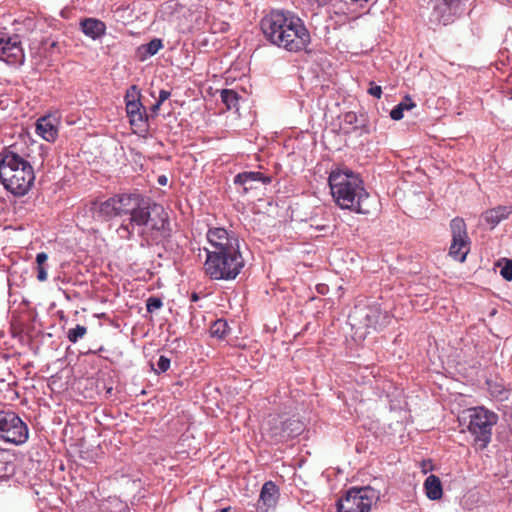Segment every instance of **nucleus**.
Returning <instances> with one entry per match:
<instances>
[{"label": "nucleus", "mask_w": 512, "mask_h": 512, "mask_svg": "<svg viewBox=\"0 0 512 512\" xmlns=\"http://www.w3.org/2000/svg\"><path fill=\"white\" fill-rule=\"evenodd\" d=\"M120 213L124 218L118 232L125 233L121 237L132 239L136 228H141L139 235L145 234L149 228V237L156 245L166 250H173L172 228L170 218L164 207L150 196L138 189L120 192Z\"/></svg>", "instance_id": "f257e3e1"}, {"label": "nucleus", "mask_w": 512, "mask_h": 512, "mask_svg": "<svg viewBox=\"0 0 512 512\" xmlns=\"http://www.w3.org/2000/svg\"><path fill=\"white\" fill-rule=\"evenodd\" d=\"M207 241L211 249L205 248L204 272L211 280H234L245 267L240 251V240L233 231L222 227L209 228Z\"/></svg>", "instance_id": "f03ea898"}, {"label": "nucleus", "mask_w": 512, "mask_h": 512, "mask_svg": "<svg viewBox=\"0 0 512 512\" xmlns=\"http://www.w3.org/2000/svg\"><path fill=\"white\" fill-rule=\"evenodd\" d=\"M335 203L342 209L369 214L371 199L360 175L346 166L336 167L328 177Z\"/></svg>", "instance_id": "7ed1b4c3"}, {"label": "nucleus", "mask_w": 512, "mask_h": 512, "mask_svg": "<svg viewBox=\"0 0 512 512\" xmlns=\"http://www.w3.org/2000/svg\"><path fill=\"white\" fill-rule=\"evenodd\" d=\"M468 418L467 430L473 437V446L482 451L491 442L492 429L499 416L484 406H476L468 409Z\"/></svg>", "instance_id": "20e7f679"}, {"label": "nucleus", "mask_w": 512, "mask_h": 512, "mask_svg": "<svg viewBox=\"0 0 512 512\" xmlns=\"http://www.w3.org/2000/svg\"><path fill=\"white\" fill-rule=\"evenodd\" d=\"M380 491L367 485L350 487L336 501L337 512H370L373 504L380 499Z\"/></svg>", "instance_id": "39448f33"}, {"label": "nucleus", "mask_w": 512, "mask_h": 512, "mask_svg": "<svg viewBox=\"0 0 512 512\" xmlns=\"http://www.w3.org/2000/svg\"><path fill=\"white\" fill-rule=\"evenodd\" d=\"M0 438L14 445L24 444L29 438L28 426L14 411L1 410Z\"/></svg>", "instance_id": "423d86ee"}, {"label": "nucleus", "mask_w": 512, "mask_h": 512, "mask_svg": "<svg viewBox=\"0 0 512 512\" xmlns=\"http://www.w3.org/2000/svg\"><path fill=\"white\" fill-rule=\"evenodd\" d=\"M311 43L309 30L299 17L293 15L289 17L288 26L285 30V37L279 48H283L289 52H308L307 47Z\"/></svg>", "instance_id": "0eeeda50"}, {"label": "nucleus", "mask_w": 512, "mask_h": 512, "mask_svg": "<svg viewBox=\"0 0 512 512\" xmlns=\"http://www.w3.org/2000/svg\"><path fill=\"white\" fill-rule=\"evenodd\" d=\"M293 14L290 12H283L279 10H272L266 14L259 22L260 30L264 38L272 45L278 47L281 45L285 37V30L288 26L289 17Z\"/></svg>", "instance_id": "6e6552de"}, {"label": "nucleus", "mask_w": 512, "mask_h": 512, "mask_svg": "<svg viewBox=\"0 0 512 512\" xmlns=\"http://www.w3.org/2000/svg\"><path fill=\"white\" fill-rule=\"evenodd\" d=\"M35 181V172L31 164H24L18 170L0 178L3 187L15 197H23L31 190Z\"/></svg>", "instance_id": "1a4fd4ad"}, {"label": "nucleus", "mask_w": 512, "mask_h": 512, "mask_svg": "<svg viewBox=\"0 0 512 512\" xmlns=\"http://www.w3.org/2000/svg\"><path fill=\"white\" fill-rule=\"evenodd\" d=\"M140 97L141 91L138 86H130L124 97L126 113L131 126L136 127L142 133H147L149 131L147 110Z\"/></svg>", "instance_id": "9d476101"}, {"label": "nucleus", "mask_w": 512, "mask_h": 512, "mask_svg": "<svg viewBox=\"0 0 512 512\" xmlns=\"http://www.w3.org/2000/svg\"><path fill=\"white\" fill-rule=\"evenodd\" d=\"M451 245L449 255L458 262H465L470 251L471 240L467 233V225L463 218L455 217L450 221Z\"/></svg>", "instance_id": "9b49d317"}, {"label": "nucleus", "mask_w": 512, "mask_h": 512, "mask_svg": "<svg viewBox=\"0 0 512 512\" xmlns=\"http://www.w3.org/2000/svg\"><path fill=\"white\" fill-rule=\"evenodd\" d=\"M305 425L295 418H288L284 421L274 418L269 422L267 431L268 437L275 444L284 443L302 434Z\"/></svg>", "instance_id": "f8f14e48"}, {"label": "nucleus", "mask_w": 512, "mask_h": 512, "mask_svg": "<svg viewBox=\"0 0 512 512\" xmlns=\"http://www.w3.org/2000/svg\"><path fill=\"white\" fill-rule=\"evenodd\" d=\"M120 192L113 194L104 201L95 199L88 206V213L94 221L108 222L116 217H121L120 213Z\"/></svg>", "instance_id": "ddd939ff"}, {"label": "nucleus", "mask_w": 512, "mask_h": 512, "mask_svg": "<svg viewBox=\"0 0 512 512\" xmlns=\"http://www.w3.org/2000/svg\"><path fill=\"white\" fill-rule=\"evenodd\" d=\"M0 60L9 65H22L25 54L18 34H0Z\"/></svg>", "instance_id": "4468645a"}, {"label": "nucleus", "mask_w": 512, "mask_h": 512, "mask_svg": "<svg viewBox=\"0 0 512 512\" xmlns=\"http://www.w3.org/2000/svg\"><path fill=\"white\" fill-rule=\"evenodd\" d=\"M30 164L16 151V145L5 146L0 151V178L11 174L13 171Z\"/></svg>", "instance_id": "2eb2a0df"}, {"label": "nucleus", "mask_w": 512, "mask_h": 512, "mask_svg": "<svg viewBox=\"0 0 512 512\" xmlns=\"http://www.w3.org/2000/svg\"><path fill=\"white\" fill-rule=\"evenodd\" d=\"M272 177L258 171H244L234 177V184L243 187V192L258 189L259 185L269 184Z\"/></svg>", "instance_id": "dca6fc26"}, {"label": "nucleus", "mask_w": 512, "mask_h": 512, "mask_svg": "<svg viewBox=\"0 0 512 512\" xmlns=\"http://www.w3.org/2000/svg\"><path fill=\"white\" fill-rule=\"evenodd\" d=\"M280 497L279 487L273 481H267L263 484L257 509L260 512H268L269 509L275 508Z\"/></svg>", "instance_id": "f3484780"}, {"label": "nucleus", "mask_w": 512, "mask_h": 512, "mask_svg": "<svg viewBox=\"0 0 512 512\" xmlns=\"http://www.w3.org/2000/svg\"><path fill=\"white\" fill-rule=\"evenodd\" d=\"M365 315L367 316L366 323H368V329H378L384 327L390 323L389 313L381 309V305L374 303L372 305H366Z\"/></svg>", "instance_id": "a211bd4d"}, {"label": "nucleus", "mask_w": 512, "mask_h": 512, "mask_svg": "<svg viewBox=\"0 0 512 512\" xmlns=\"http://www.w3.org/2000/svg\"><path fill=\"white\" fill-rule=\"evenodd\" d=\"M80 30L89 38L100 39L106 33V24L97 18H84L79 23Z\"/></svg>", "instance_id": "6ab92c4d"}, {"label": "nucleus", "mask_w": 512, "mask_h": 512, "mask_svg": "<svg viewBox=\"0 0 512 512\" xmlns=\"http://www.w3.org/2000/svg\"><path fill=\"white\" fill-rule=\"evenodd\" d=\"M512 214V205L511 206H503L499 205L497 207L486 210L482 214V218L490 225V228H495L501 221L507 219L509 215Z\"/></svg>", "instance_id": "aec40b11"}, {"label": "nucleus", "mask_w": 512, "mask_h": 512, "mask_svg": "<svg viewBox=\"0 0 512 512\" xmlns=\"http://www.w3.org/2000/svg\"><path fill=\"white\" fill-rule=\"evenodd\" d=\"M36 132L47 142H54L58 137L57 127L49 120L48 117H41L36 123Z\"/></svg>", "instance_id": "412c9836"}, {"label": "nucleus", "mask_w": 512, "mask_h": 512, "mask_svg": "<svg viewBox=\"0 0 512 512\" xmlns=\"http://www.w3.org/2000/svg\"><path fill=\"white\" fill-rule=\"evenodd\" d=\"M424 490L429 500H440L443 496V486L440 478L434 474L429 475L424 481Z\"/></svg>", "instance_id": "4be33fe9"}, {"label": "nucleus", "mask_w": 512, "mask_h": 512, "mask_svg": "<svg viewBox=\"0 0 512 512\" xmlns=\"http://www.w3.org/2000/svg\"><path fill=\"white\" fill-rule=\"evenodd\" d=\"M365 307L356 305L350 311L348 315V322L352 328L355 329H368V323H366L367 316L364 313Z\"/></svg>", "instance_id": "5701e85b"}, {"label": "nucleus", "mask_w": 512, "mask_h": 512, "mask_svg": "<svg viewBox=\"0 0 512 512\" xmlns=\"http://www.w3.org/2000/svg\"><path fill=\"white\" fill-rule=\"evenodd\" d=\"M164 47L163 41L160 38H153L146 44L138 47V54L140 60L144 61L148 57L156 55Z\"/></svg>", "instance_id": "b1692460"}, {"label": "nucleus", "mask_w": 512, "mask_h": 512, "mask_svg": "<svg viewBox=\"0 0 512 512\" xmlns=\"http://www.w3.org/2000/svg\"><path fill=\"white\" fill-rule=\"evenodd\" d=\"M416 106L410 95L404 96V98L390 111L391 119L399 121L404 116V111L411 110Z\"/></svg>", "instance_id": "393cba45"}, {"label": "nucleus", "mask_w": 512, "mask_h": 512, "mask_svg": "<svg viewBox=\"0 0 512 512\" xmlns=\"http://www.w3.org/2000/svg\"><path fill=\"white\" fill-rule=\"evenodd\" d=\"M231 331V328L228 324V322L225 319H217L214 322H212L209 332L210 335L214 338H217L219 340L225 339Z\"/></svg>", "instance_id": "a878e982"}, {"label": "nucleus", "mask_w": 512, "mask_h": 512, "mask_svg": "<svg viewBox=\"0 0 512 512\" xmlns=\"http://www.w3.org/2000/svg\"><path fill=\"white\" fill-rule=\"evenodd\" d=\"M363 116L361 114L359 117L355 112L349 111L343 115V122L347 125H353L354 130L361 129L364 133H369V127Z\"/></svg>", "instance_id": "bb28decb"}, {"label": "nucleus", "mask_w": 512, "mask_h": 512, "mask_svg": "<svg viewBox=\"0 0 512 512\" xmlns=\"http://www.w3.org/2000/svg\"><path fill=\"white\" fill-rule=\"evenodd\" d=\"M221 100L226 105L227 109L231 110L238 107V102L241 96L233 89H222Z\"/></svg>", "instance_id": "cd10ccee"}, {"label": "nucleus", "mask_w": 512, "mask_h": 512, "mask_svg": "<svg viewBox=\"0 0 512 512\" xmlns=\"http://www.w3.org/2000/svg\"><path fill=\"white\" fill-rule=\"evenodd\" d=\"M96 389L98 393L104 392V397L109 399L113 394V381L111 377L104 378L100 377L96 381Z\"/></svg>", "instance_id": "c85d7f7f"}, {"label": "nucleus", "mask_w": 512, "mask_h": 512, "mask_svg": "<svg viewBox=\"0 0 512 512\" xmlns=\"http://www.w3.org/2000/svg\"><path fill=\"white\" fill-rule=\"evenodd\" d=\"M48 260V255L45 252H40L36 255V264H37V279L40 282L47 280V270H46V262Z\"/></svg>", "instance_id": "c756f323"}, {"label": "nucleus", "mask_w": 512, "mask_h": 512, "mask_svg": "<svg viewBox=\"0 0 512 512\" xmlns=\"http://www.w3.org/2000/svg\"><path fill=\"white\" fill-rule=\"evenodd\" d=\"M496 266L500 267V275L506 281H512V259L501 258L496 262Z\"/></svg>", "instance_id": "7c9ffc66"}, {"label": "nucleus", "mask_w": 512, "mask_h": 512, "mask_svg": "<svg viewBox=\"0 0 512 512\" xmlns=\"http://www.w3.org/2000/svg\"><path fill=\"white\" fill-rule=\"evenodd\" d=\"M40 47L46 53L50 54V56H52L55 53L61 54L59 42L57 40H52L50 37L42 39L40 42Z\"/></svg>", "instance_id": "2f4dec72"}, {"label": "nucleus", "mask_w": 512, "mask_h": 512, "mask_svg": "<svg viewBox=\"0 0 512 512\" xmlns=\"http://www.w3.org/2000/svg\"><path fill=\"white\" fill-rule=\"evenodd\" d=\"M87 333V328L83 325H76V327L71 328L67 332V338L71 343H76L79 339L84 337Z\"/></svg>", "instance_id": "473e14b6"}, {"label": "nucleus", "mask_w": 512, "mask_h": 512, "mask_svg": "<svg viewBox=\"0 0 512 512\" xmlns=\"http://www.w3.org/2000/svg\"><path fill=\"white\" fill-rule=\"evenodd\" d=\"M151 364V367L152 369L154 370V372L157 374V375H160L162 373H165L166 371H168V369L170 368V364H171V359L165 355H160L156 365H157V368H154V364L153 363H150Z\"/></svg>", "instance_id": "72a5a7b5"}, {"label": "nucleus", "mask_w": 512, "mask_h": 512, "mask_svg": "<svg viewBox=\"0 0 512 512\" xmlns=\"http://www.w3.org/2000/svg\"><path fill=\"white\" fill-rule=\"evenodd\" d=\"M461 0H443V5L449 10V15H460L463 12L460 4Z\"/></svg>", "instance_id": "f704fd0d"}, {"label": "nucleus", "mask_w": 512, "mask_h": 512, "mask_svg": "<svg viewBox=\"0 0 512 512\" xmlns=\"http://www.w3.org/2000/svg\"><path fill=\"white\" fill-rule=\"evenodd\" d=\"M163 306V301L160 297L151 296L146 300V310L149 313H153L159 310Z\"/></svg>", "instance_id": "c9c22d12"}, {"label": "nucleus", "mask_w": 512, "mask_h": 512, "mask_svg": "<svg viewBox=\"0 0 512 512\" xmlns=\"http://www.w3.org/2000/svg\"><path fill=\"white\" fill-rule=\"evenodd\" d=\"M0 456L2 454L0 453ZM14 471V464L11 461H3L0 459V477H6Z\"/></svg>", "instance_id": "e433bc0d"}, {"label": "nucleus", "mask_w": 512, "mask_h": 512, "mask_svg": "<svg viewBox=\"0 0 512 512\" xmlns=\"http://www.w3.org/2000/svg\"><path fill=\"white\" fill-rule=\"evenodd\" d=\"M0 382L6 383L10 389L18 386L17 377L10 370L7 371L6 377L0 379Z\"/></svg>", "instance_id": "4c0bfd02"}, {"label": "nucleus", "mask_w": 512, "mask_h": 512, "mask_svg": "<svg viewBox=\"0 0 512 512\" xmlns=\"http://www.w3.org/2000/svg\"><path fill=\"white\" fill-rule=\"evenodd\" d=\"M367 92L369 95L377 99H380L383 93L381 86L376 85L374 82H370V87L368 88Z\"/></svg>", "instance_id": "58836bf2"}, {"label": "nucleus", "mask_w": 512, "mask_h": 512, "mask_svg": "<svg viewBox=\"0 0 512 512\" xmlns=\"http://www.w3.org/2000/svg\"><path fill=\"white\" fill-rule=\"evenodd\" d=\"M162 104H159L158 102H155L149 109V112H147L148 116V122L150 120H155L158 117L159 110Z\"/></svg>", "instance_id": "ea45409f"}, {"label": "nucleus", "mask_w": 512, "mask_h": 512, "mask_svg": "<svg viewBox=\"0 0 512 512\" xmlns=\"http://www.w3.org/2000/svg\"><path fill=\"white\" fill-rule=\"evenodd\" d=\"M170 96H171L170 91L162 89L159 92V97L156 102H158L159 104H163L167 99L170 98Z\"/></svg>", "instance_id": "a19ab883"}, {"label": "nucleus", "mask_w": 512, "mask_h": 512, "mask_svg": "<svg viewBox=\"0 0 512 512\" xmlns=\"http://www.w3.org/2000/svg\"><path fill=\"white\" fill-rule=\"evenodd\" d=\"M115 504L118 507V512H129V508L126 503L115 500Z\"/></svg>", "instance_id": "79ce46f5"}, {"label": "nucleus", "mask_w": 512, "mask_h": 512, "mask_svg": "<svg viewBox=\"0 0 512 512\" xmlns=\"http://www.w3.org/2000/svg\"><path fill=\"white\" fill-rule=\"evenodd\" d=\"M316 288H317V291L323 295L326 294L328 291V286L325 284H318Z\"/></svg>", "instance_id": "37998d69"}, {"label": "nucleus", "mask_w": 512, "mask_h": 512, "mask_svg": "<svg viewBox=\"0 0 512 512\" xmlns=\"http://www.w3.org/2000/svg\"><path fill=\"white\" fill-rule=\"evenodd\" d=\"M157 182H158L159 185L165 186L167 184V182H168V179H167V177L165 175H160L158 177V179H157Z\"/></svg>", "instance_id": "c03bdc74"}, {"label": "nucleus", "mask_w": 512, "mask_h": 512, "mask_svg": "<svg viewBox=\"0 0 512 512\" xmlns=\"http://www.w3.org/2000/svg\"><path fill=\"white\" fill-rule=\"evenodd\" d=\"M200 300V295L196 292H192L190 295V301L191 302H197Z\"/></svg>", "instance_id": "a18cd8bd"}, {"label": "nucleus", "mask_w": 512, "mask_h": 512, "mask_svg": "<svg viewBox=\"0 0 512 512\" xmlns=\"http://www.w3.org/2000/svg\"><path fill=\"white\" fill-rule=\"evenodd\" d=\"M428 463H429V468H427L426 461H423V472L424 473H427L428 471L433 469V466H432L430 460L428 461Z\"/></svg>", "instance_id": "49530a36"}, {"label": "nucleus", "mask_w": 512, "mask_h": 512, "mask_svg": "<svg viewBox=\"0 0 512 512\" xmlns=\"http://www.w3.org/2000/svg\"><path fill=\"white\" fill-rule=\"evenodd\" d=\"M219 512H236V511L231 506H228V507H225L223 509H220Z\"/></svg>", "instance_id": "de8ad7c7"}, {"label": "nucleus", "mask_w": 512, "mask_h": 512, "mask_svg": "<svg viewBox=\"0 0 512 512\" xmlns=\"http://www.w3.org/2000/svg\"><path fill=\"white\" fill-rule=\"evenodd\" d=\"M319 5L325 6L329 4L332 0H315Z\"/></svg>", "instance_id": "09e8293b"}, {"label": "nucleus", "mask_w": 512, "mask_h": 512, "mask_svg": "<svg viewBox=\"0 0 512 512\" xmlns=\"http://www.w3.org/2000/svg\"><path fill=\"white\" fill-rule=\"evenodd\" d=\"M503 391V388L502 389H499V387H496V389L494 390V393H498V394H501Z\"/></svg>", "instance_id": "8fccbe9b"}, {"label": "nucleus", "mask_w": 512, "mask_h": 512, "mask_svg": "<svg viewBox=\"0 0 512 512\" xmlns=\"http://www.w3.org/2000/svg\"><path fill=\"white\" fill-rule=\"evenodd\" d=\"M503 391V388L502 389H499V387H496V389L494 390V393H498V394H501Z\"/></svg>", "instance_id": "3c124183"}]
</instances>
